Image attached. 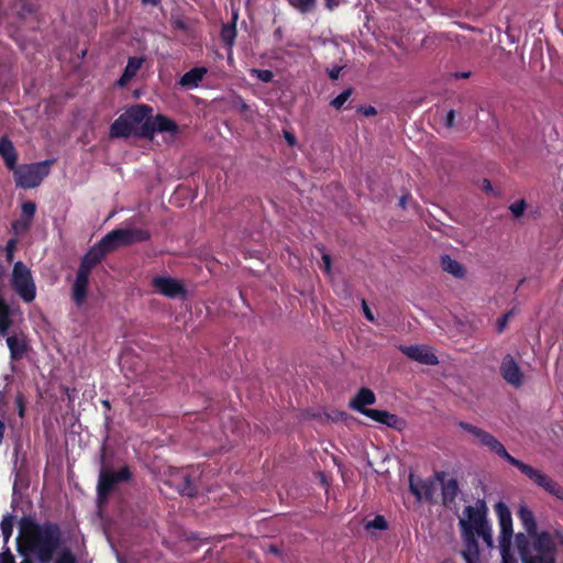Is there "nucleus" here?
Masks as SVG:
<instances>
[{
  "label": "nucleus",
  "instance_id": "1",
  "mask_svg": "<svg viewBox=\"0 0 563 563\" xmlns=\"http://www.w3.org/2000/svg\"><path fill=\"white\" fill-rule=\"evenodd\" d=\"M148 231L136 228H120L110 231L85 254L80 261L73 287L71 299L81 307L87 298L89 276L102 258L122 247L150 240Z\"/></svg>",
  "mask_w": 563,
  "mask_h": 563
},
{
  "label": "nucleus",
  "instance_id": "2",
  "mask_svg": "<svg viewBox=\"0 0 563 563\" xmlns=\"http://www.w3.org/2000/svg\"><path fill=\"white\" fill-rule=\"evenodd\" d=\"M487 506L483 499L466 506L459 520L464 544L462 556L466 563H479L477 538H482L487 547H493V531L487 519Z\"/></svg>",
  "mask_w": 563,
  "mask_h": 563
},
{
  "label": "nucleus",
  "instance_id": "3",
  "mask_svg": "<svg viewBox=\"0 0 563 563\" xmlns=\"http://www.w3.org/2000/svg\"><path fill=\"white\" fill-rule=\"evenodd\" d=\"M153 112L147 104H135L120 114L110 126L111 137L140 136L142 126L146 123V117Z\"/></svg>",
  "mask_w": 563,
  "mask_h": 563
},
{
  "label": "nucleus",
  "instance_id": "4",
  "mask_svg": "<svg viewBox=\"0 0 563 563\" xmlns=\"http://www.w3.org/2000/svg\"><path fill=\"white\" fill-rule=\"evenodd\" d=\"M531 549H526L521 542L526 540L523 533L516 536V541L520 550L523 563H554V542L548 532L534 533Z\"/></svg>",
  "mask_w": 563,
  "mask_h": 563
},
{
  "label": "nucleus",
  "instance_id": "5",
  "mask_svg": "<svg viewBox=\"0 0 563 563\" xmlns=\"http://www.w3.org/2000/svg\"><path fill=\"white\" fill-rule=\"evenodd\" d=\"M63 542V533L57 523H37V562L51 563Z\"/></svg>",
  "mask_w": 563,
  "mask_h": 563
},
{
  "label": "nucleus",
  "instance_id": "6",
  "mask_svg": "<svg viewBox=\"0 0 563 563\" xmlns=\"http://www.w3.org/2000/svg\"><path fill=\"white\" fill-rule=\"evenodd\" d=\"M16 550L23 559L21 563H35V518L32 516H24L19 522Z\"/></svg>",
  "mask_w": 563,
  "mask_h": 563
},
{
  "label": "nucleus",
  "instance_id": "7",
  "mask_svg": "<svg viewBox=\"0 0 563 563\" xmlns=\"http://www.w3.org/2000/svg\"><path fill=\"white\" fill-rule=\"evenodd\" d=\"M495 511L500 527L498 542L503 555V563H517L515 560L508 559L514 537L511 512L508 506L503 501H498L495 505Z\"/></svg>",
  "mask_w": 563,
  "mask_h": 563
},
{
  "label": "nucleus",
  "instance_id": "8",
  "mask_svg": "<svg viewBox=\"0 0 563 563\" xmlns=\"http://www.w3.org/2000/svg\"><path fill=\"white\" fill-rule=\"evenodd\" d=\"M11 286L24 301L30 302L35 298V285L31 269L21 261L13 266Z\"/></svg>",
  "mask_w": 563,
  "mask_h": 563
},
{
  "label": "nucleus",
  "instance_id": "9",
  "mask_svg": "<svg viewBox=\"0 0 563 563\" xmlns=\"http://www.w3.org/2000/svg\"><path fill=\"white\" fill-rule=\"evenodd\" d=\"M131 478L129 466L121 467L118 472L101 468L99 472L97 495L99 500H107L110 493L119 483L128 482Z\"/></svg>",
  "mask_w": 563,
  "mask_h": 563
},
{
  "label": "nucleus",
  "instance_id": "10",
  "mask_svg": "<svg viewBox=\"0 0 563 563\" xmlns=\"http://www.w3.org/2000/svg\"><path fill=\"white\" fill-rule=\"evenodd\" d=\"M518 470L550 495L555 496L559 499H563V487L547 474L523 462H521Z\"/></svg>",
  "mask_w": 563,
  "mask_h": 563
},
{
  "label": "nucleus",
  "instance_id": "11",
  "mask_svg": "<svg viewBox=\"0 0 563 563\" xmlns=\"http://www.w3.org/2000/svg\"><path fill=\"white\" fill-rule=\"evenodd\" d=\"M196 476L189 470H172L166 483L180 495L194 497L197 494Z\"/></svg>",
  "mask_w": 563,
  "mask_h": 563
},
{
  "label": "nucleus",
  "instance_id": "12",
  "mask_svg": "<svg viewBox=\"0 0 563 563\" xmlns=\"http://www.w3.org/2000/svg\"><path fill=\"white\" fill-rule=\"evenodd\" d=\"M152 286L156 292L167 298L184 299L187 295V290L184 284L180 280L169 276H155L152 279Z\"/></svg>",
  "mask_w": 563,
  "mask_h": 563
},
{
  "label": "nucleus",
  "instance_id": "13",
  "mask_svg": "<svg viewBox=\"0 0 563 563\" xmlns=\"http://www.w3.org/2000/svg\"><path fill=\"white\" fill-rule=\"evenodd\" d=\"M499 372L505 382L515 388L521 387L525 383V375L511 354L503 357Z\"/></svg>",
  "mask_w": 563,
  "mask_h": 563
},
{
  "label": "nucleus",
  "instance_id": "14",
  "mask_svg": "<svg viewBox=\"0 0 563 563\" xmlns=\"http://www.w3.org/2000/svg\"><path fill=\"white\" fill-rule=\"evenodd\" d=\"M177 131V124L165 115L158 114L153 117L152 113L146 117V123L142 126L140 137L152 139L156 132H170Z\"/></svg>",
  "mask_w": 563,
  "mask_h": 563
},
{
  "label": "nucleus",
  "instance_id": "15",
  "mask_svg": "<svg viewBox=\"0 0 563 563\" xmlns=\"http://www.w3.org/2000/svg\"><path fill=\"white\" fill-rule=\"evenodd\" d=\"M399 350L410 360L426 365H437L438 356L427 345H399Z\"/></svg>",
  "mask_w": 563,
  "mask_h": 563
},
{
  "label": "nucleus",
  "instance_id": "16",
  "mask_svg": "<svg viewBox=\"0 0 563 563\" xmlns=\"http://www.w3.org/2000/svg\"><path fill=\"white\" fill-rule=\"evenodd\" d=\"M481 445L486 446L490 452L498 455L500 459L507 461L510 465L515 467H519L521 464V461L510 455L504 444L497 440L493 434L489 432H485L483 438L478 442Z\"/></svg>",
  "mask_w": 563,
  "mask_h": 563
},
{
  "label": "nucleus",
  "instance_id": "17",
  "mask_svg": "<svg viewBox=\"0 0 563 563\" xmlns=\"http://www.w3.org/2000/svg\"><path fill=\"white\" fill-rule=\"evenodd\" d=\"M409 490L418 501H421L422 498L431 500L435 492V486L431 479L416 478L411 474L409 476Z\"/></svg>",
  "mask_w": 563,
  "mask_h": 563
},
{
  "label": "nucleus",
  "instance_id": "18",
  "mask_svg": "<svg viewBox=\"0 0 563 563\" xmlns=\"http://www.w3.org/2000/svg\"><path fill=\"white\" fill-rule=\"evenodd\" d=\"M35 214V202L25 201L22 205V211L19 219L12 222L14 235H23L30 228L31 220Z\"/></svg>",
  "mask_w": 563,
  "mask_h": 563
},
{
  "label": "nucleus",
  "instance_id": "19",
  "mask_svg": "<svg viewBox=\"0 0 563 563\" xmlns=\"http://www.w3.org/2000/svg\"><path fill=\"white\" fill-rule=\"evenodd\" d=\"M365 417L396 430H401L405 427V420L397 415L390 413L386 410L373 409L365 412Z\"/></svg>",
  "mask_w": 563,
  "mask_h": 563
},
{
  "label": "nucleus",
  "instance_id": "20",
  "mask_svg": "<svg viewBox=\"0 0 563 563\" xmlns=\"http://www.w3.org/2000/svg\"><path fill=\"white\" fill-rule=\"evenodd\" d=\"M375 402L376 396L374 391L369 388L363 387L357 391L355 397L351 399L349 406L351 409L365 416V412L371 410L369 408H366V406L374 405Z\"/></svg>",
  "mask_w": 563,
  "mask_h": 563
},
{
  "label": "nucleus",
  "instance_id": "21",
  "mask_svg": "<svg viewBox=\"0 0 563 563\" xmlns=\"http://www.w3.org/2000/svg\"><path fill=\"white\" fill-rule=\"evenodd\" d=\"M14 181L18 187L35 188V163L27 164L14 170Z\"/></svg>",
  "mask_w": 563,
  "mask_h": 563
},
{
  "label": "nucleus",
  "instance_id": "22",
  "mask_svg": "<svg viewBox=\"0 0 563 563\" xmlns=\"http://www.w3.org/2000/svg\"><path fill=\"white\" fill-rule=\"evenodd\" d=\"M0 155L7 167L14 169L18 156L12 141L7 136L0 139Z\"/></svg>",
  "mask_w": 563,
  "mask_h": 563
},
{
  "label": "nucleus",
  "instance_id": "23",
  "mask_svg": "<svg viewBox=\"0 0 563 563\" xmlns=\"http://www.w3.org/2000/svg\"><path fill=\"white\" fill-rule=\"evenodd\" d=\"M440 264L443 272L452 275L457 279H462L466 275L464 265L452 258L450 255H442L440 258Z\"/></svg>",
  "mask_w": 563,
  "mask_h": 563
},
{
  "label": "nucleus",
  "instance_id": "24",
  "mask_svg": "<svg viewBox=\"0 0 563 563\" xmlns=\"http://www.w3.org/2000/svg\"><path fill=\"white\" fill-rule=\"evenodd\" d=\"M143 62L144 59L142 57H130L122 76L117 81V85L120 87L125 86L137 74Z\"/></svg>",
  "mask_w": 563,
  "mask_h": 563
},
{
  "label": "nucleus",
  "instance_id": "25",
  "mask_svg": "<svg viewBox=\"0 0 563 563\" xmlns=\"http://www.w3.org/2000/svg\"><path fill=\"white\" fill-rule=\"evenodd\" d=\"M206 74V67H195L181 76L179 84L183 87L196 88L199 86Z\"/></svg>",
  "mask_w": 563,
  "mask_h": 563
},
{
  "label": "nucleus",
  "instance_id": "26",
  "mask_svg": "<svg viewBox=\"0 0 563 563\" xmlns=\"http://www.w3.org/2000/svg\"><path fill=\"white\" fill-rule=\"evenodd\" d=\"M7 344L10 350L11 358L13 360H21L27 350L25 340L16 335L8 336Z\"/></svg>",
  "mask_w": 563,
  "mask_h": 563
},
{
  "label": "nucleus",
  "instance_id": "27",
  "mask_svg": "<svg viewBox=\"0 0 563 563\" xmlns=\"http://www.w3.org/2000/svg\"><path fill=\"white\" fill-rule=\"evenodd\" d=\"M459 484L455 478H451L442 485V499L445 506H450L455 503L459 494Z\"/></svg>",
  "mask_w": 563,
  "mask_h": 563
},
{
  "label": "nucleus",
  "instance_id": "28",
  "mask_svg": "<svg viewBox=\"0 0 563 563\" xmlns=\"http://www.w3.org/2000/svg\"><path fill=\"white\" fill-rule=\"evenodd\" d=\"M518 518L520 519V521L528 534L536 533L537 525H536L534 516L528 507L520 506V508L518 510Z\"/></svg>",
  "mask_w": 563,
  "mask_h": 563
},
{
  "label": "nucleus",
  "instance_id": "29",
  "mask_svg": "<svg viewBox=\"0 0 563 563\" xmlns=\"http://www.w3.org/2000/svg\"><path fill=\"white\" fill-rule=\"evenodd\" d=\"M11 324L12 320L10 306L0 295V335L7 334Z\"/></svg>",
  "mask_w": 563,
  "mask_h": 563
},
{
  "label": "nucleus",
  "instance_id": "30",
  "mask_svg": "<svg viewBox=\"0 0 563 563\" xmlns=\"http://www.w3.org/2000/svg\"><path fill=\"white\" fill-rule=\"evenodd\" d=\"M236 37L235 24H224L221 30V38L223 43L232 47Z\"/></svg>",
  "mask_w": 563,
  "mask_h": 563
},
{
  "label": "nucleus",
  "instance_id": "31",
  "mask_svg": "<svg viewBox=\"0 0 563 563\" xmlns=\"http://www.w3.org/2000/svg\"><path fill=\"white\" fill-rule=\"evenodd\" d=\"M13 520H14V517L12 515H7L3 517L2 521H1L0 526H1L2 534H3V543L4 544H8L9 539L12 534Z\"/></svg>",
  "mask_w": 563,
  "mask_h": 563
},
{
  "label": "nucleus",
  "instance_id": "32",
  "mask_svg": "<svg viewBox=\"0 0 563 563\" xmlns=\"http://www.w3.org/2000/svg\"><path fill=\"white\" fill-rule=\"evenodd\" d=\"M52 561H53V563H77V559H76L75 554L67 547H64L58 552L56 558L54 560H52Z\"/></svg>",
  "mask_w": 563,
  "mask_h": 563
},
{
  "label": "nucleus",
  "instance_id": "33",
  "mask_svg": "<svg viewBox=\"0 0 563 563\" xmlns=\"http://www.w3.org/2000/svg\"><path fill=\"white\" fill-rule=\"evenodd\" d=\"M460 428L463 429L464 431L468 432L470 434H472L478 442L479 440L483 438V435L485 434V430L484 429H481L476 426H473L471 423H467V422H463L461 421L459 423Z\"/></svg>",
  "mask_w": 563,
  "mask_h": 563
},
{
  "label": "nucleus",
  "instance_id": "34",
  "mask_svg": "<svg viewBox=\"0 0 563 563\" xmlns=\"http://www.w3.org/2000/svg\"><path fill=\"white\" fill-rule=\"evenodd\" d=\"M460 428L463 429L464 431L468 432L470 434H472L478 442L479 440L483 438V435L485 434V430L484 429H481L476 426H473L471 423H467V422H463L461 421L459 423Z\"/></svg>",
  "mask_w": 563,
  "mask_h": 563
},
{
  "label": "nucleus",
  "instance_id": "35",
  "mask_svg": "<svg viewBox=\"0 0 563 563\" xmlns=\"http://www.w3.org/2000/svg\"><path fill=\"white\" fill-rule=\"evenodd\" d=\"M353 92L352 88L343 90L338 97L331 100L330 104L335 109H341L343 104L349 100Z\"/></svg>",
  "mask_w": 563,
  "mask_h": 563
},
{
  "label": "nucleus",
  "instance_id": "36",
  "mask_svg": "<svg viewBox=\"0 0 563 563\" xmlns=\"http://www.w3.org/2000/svg\"><path fill=\"white\" fill-rule=\"evenodd\" d=\"M365 528L367 530H369V529L385 530V529H387V521L383 516L378 515L373 520L368 521L365 525Z\"/></svg>",
  "mask_w": 563,
  "mask_h": 563
},
{
  "label": "nucleus",
  "instance_id": "37",
  "mask_svg": "<svg viewBox=\"0 0 563 563\" xmlns=\"http://www.w3.org/2000/svg\"><path fill=\"white\" fill-rule=\"evenodd\" d=\"M251 74L263 82L272 81L274 75L268 69H252Z\"/></svg>",
  "mask_w": 563,
  "mask_h": 563
},
{
  "label": "nucleus",
  "instance_id": "38",
  "mask_svg": "<svg viewBox=\"0 0 563 563\" xmlns=\"http://www.w3.org/2000/svg\"><path fill=\"white\" fill-rule=\"evenodd\" d=\"M514 310H509L506 313H504L496 323V330L498 333L504 332V330L507 328V324L510 320V318L514 316Z\"/></svg>",
  "mask_w": 563,
  "mask_h": 563
},
{
  "label": "nucleus",
  "instance_id": "39",
  "mask_svg": "<svg viewBox=\"0 0 563 563\" xmlns=\"http://www.w3.org/2000/svg\"><path fill=\"white\" fill-rule=\"evenodd\" d=\"M509 209L512 212L514 217L519 218L525 212L526 202H525V200H518V201L511 203Z\"/></svg>",
  "mask_w": 563,
  "mask_h": 563
},
{
  "label": "nucleus",
  "instance_id": "40",
  "mask_svg": "<svg viewBox=\"0 0 563 563\" xmlns=\"http://www.w3.org/2000/svg\"><path fill=\"white\" fill-rule=\"evenodd\" d=\"M0 563H15L14 556L9 549L8 544L3 545V550L0 553Z\"/></svg>",
  "mask_w": 563,
  "mask_h": 563
},
{
  "label": "nucleus",
  "instance_id": "41",
  "mask_svg": "<svg viewBox=\"0 0 563 563\" xmlns=\"http://www.w3.org/2000/svg\"><path fill=\"white\" fill-rule=\"evenodd\" d=\"M52 163V161H45L37 163V183L47 175L48 173V165Z\"/></svg>",
  "mask_w": 563,
  "mask_h": 563
},
{
  "label": "nucleus",
  "instance_id": "42",
  "mask_svg": "<svg viewBox=\"0 0 563 563\" xmlns=\"http://www.w3.org/2000/svg\"><path fill=\"white\" fill-rule=\"evenodd\" d=\"M455 110L451 109L446 112L445 114V118H444V125L448 128V129H452L454 125H455Z\"/></svg>",
  "mask_w": 563,
  "mask_h": 563
},
{
  "label": "nucleus",
  "instance_id": "43",
  "mask_svg": "<svg viewBox=\"0 0 563 563\" xmlns=\"http://www.w3.org/2000/svg\"><path fill=\"white\" fill-rule=\"evenodd\" d=\"M15 404H16V407H18V413L21 418L24 417L25 415V402H24V397L22 394H19L16 395L15 397Z\"/></svg>",
  "mask_w": 563,
  "mask_h": 563
},
{
  "label": "nucleus",
  "instance_id": "44",
  "mask_svg": "<svg viewBox=\"0 0 563 563\" xmlns=\"http://www.w3.org/2000/svg\"><path fill=\"white\" fill-rule=\"evenodd\" d=\"M14 3H23L19 13L24 15L27 12L32 11V0H13Z\"/></svg>",
  "mask_w": 563,
  "mask_h": 563
},
{
  "label": "nucleus",
  "instance_id": "45",
  "mask_svg": "<svg viewBox=\"0 0 563 563\" xmlns=\"http://www.w3.org/2000/svg\"><path fill=\"white\" fill-rule=\"evenodd\" d=\"M362 310H363V313H364V317L366 318V320H368L369 322H374L375 321L374 313L372 312V310L367 306V302H366L365 299L362 300Z\"/></svg>",
  "mask_w": 563,
  "mask_h": 563
},
{
  "label": "nucleus",
  "instance_id": "46",
  "mask_svg": "<svg viewBox=\"0 0 563 563\" xmlns=\"http://www.w3.org/2000/svg\"><path fill=\"white\" fill-rule=\"evenodd\" d=\"M15 246H16V240L10 239L7 243V257L9 261L12 260L13 251H14Z\"/></svg>",
  "mask_w": 563,
  "mask_h": 563
},
{
  "label": "nucleus",
  "instance_id": "47",
  "mask_svg": "<svg viewBox=\"0 0 563 563\" xmlns=\"http://www.w3.org/2000/svg\"><path fill=\"white\" fill-rule=\"evenodd\" d=\"M322 269L328 274L331 271V256L325 253L322 254Z\"/></svg>",
  "mask_w": 563,
  "mask_h": 563
},
{
  "label": "nucleus",
  "instance_id": "48",
  "mask_svg": "<svg viewBox=\"0 0 563 563\" xmlns=\"http://www.w3.org/2000/svg\"><path fill=\"white\" fill-rule=\"evenodd\" d=\"M341 70H342V67L334 66L328 70V75L331 79L336 80L340 77Z\"/></svg>",
  "mask_w": 563,
  "mask_h": 563
},
{
  "label": "nucleus",
  "instance_id": "49",
  "mask_svg": "<svg viewBox=\"0 0 563 563\" xmlns=\"http://www.w3.org/2000/svg\"><path fill=\"white\" fill-rule=\"evenodd\" d=\"M284 137H285L286 142H287L290 146L296 145V137H295V135H294L291 132H289V131H286V130H285V131H284Z\"/></svg>",
  "mask_w": 563,
  "mask_h": 563
},
{
  "label": "nucleus",
  "instance_id": "50",
  "mask_svg": "<svg viewBox=\"0 0 563 563\" xmlns=\"http://www.w3.org/2000/svg\"><path fill=\"white\" fill-rule=\"evenodd\" d=\"M471 76V71H456L453 77L455 79H466Z\"/></svg>",
  "mask_w": 563,
  "mask_h": 563
},
{
  "label": "nucleus",
  "instance_id": "51",
  "mask_svg": "<svg viewBox=\"0 0 563 563\" xmlns=\"http://www.w3.org/2000/svg\"><path fill=\"white\" fill-rule=\"evenodd\" d=\"M340 4V0H325V5L328 9L333 10Z\"/></svg>",
  "mask_w": 563,
  "mask_h": 563
},
{
  "label": "nucleus",
  "instance_id": "52",
  "mask_svg": "<svg viewBox=\"0 0 563 563\" xmlns=\"http://www.w3.org/2000/svg\"><path fill=\"white\" fill-rule=\"evenodd\" d=\"M4 430H5L4 421H3V419L0 418V443L2 442Z\"/></svg>",
  "mask_w": 563,
  "mask_h": 563
},
{
  "label": "nucleus",
  "instance_id": "53",
  "mask_svg": "<svg viewBox=\"0 0 563 563\" xmlns=\"http://www.w3.org/2000/svg\"><path fill=\"white\" fill-rule=\"evenodd\" d=\"M268 552L274 555H280V550L276 545H269Z\"/></svg>",
  "mask_w": 563,
  "mask_h": 563
},
{
  "label": "nucleus",
  "instance_id": "54",
  "mask_svg": "<svg viewBox=\"0 0 563 563\" xmlns=\"http://www.w3.org/2000/svg\"><path fill=\"white\" fill-rule=\"evenodd\" d=\"M300 5L303 8H309L313 4V0H299Z\"/></svg>",
  "mask_w": 563,
  "mask_h": 563
},
{
  "label": "nucleus",
  "instance_id": "55",
  "mask_svg": "<svg viewBox=\"0 0 563 563\" xmlns=\"http://www.w3.org/2000/svg\"><path fill=\"white\" fill-rule=\"evenodd\" d=\"M375 113H376V110H375V108H373V107H368V108H367V109H365V111H364V114H365V115H371V114H375Z\"/></svg>",
  "mask_w": 563,
  "mask_h": 563
},
{
  "label": "nucleus",
  "instance_id": "56",
  "mask_svg": "<svg viewBox=\"0 0 563 563\" xmlns=\"http://www.w3.org/2000/svg\"><path fill=\"white\" fill-rule=\"evenodd\" d=\"M406 201H407V196H402L399 200V206L405 209L406 208Z\"/></svg>",
  "mask_w": 563,
  "mask_h": 563
},
{
  "label": "nucleus",
  "instance_id": "57",
  "mask_svg": "<svg viewBox=\"0 0 563 563\" xmlns=\"http://www.w3.org/2000/svg\"><path fill=\"white\" fill-rule=\"evenodd\" d=\"M443 477H444V473H438V474H437V478H438V479L442 481V479H443Z\"/></svg>",
  "mask_w": 563,
  "mask_h": 563
},
{
  "label": "nucleus",
  "instance_id": "58",
  "mask_svg": "<svg viewBox=\"0 0 563 563\" xmlns=\"http://www.w3.org/2000/svg\"><path fill=\"white\" fill-rule=\"evenodd\" d=\"M103 406L107 407V408H110V402L109 400H103L102 401Z\"/></svg>",
  "mask_w": 563,
  "mask_h": 563
}]
</instances>
